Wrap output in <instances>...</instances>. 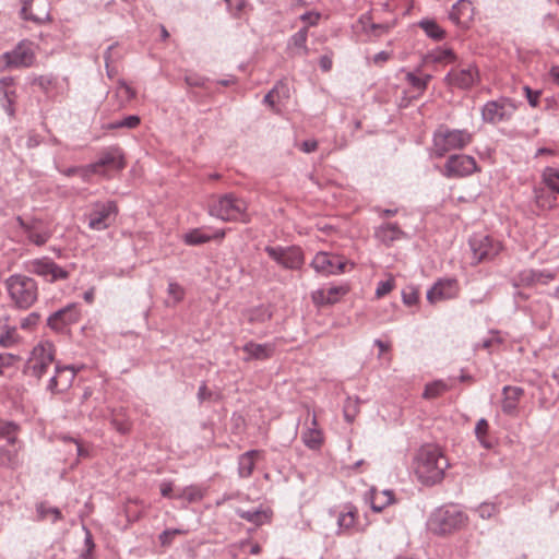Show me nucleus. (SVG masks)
I'll return each instance as SVG.
<instances>
[{
	"label": "nucleus",
	"instance_id": "38",
	"mask_svg": "<svg viewBox=\"0 0 559 559\" xmlns=\"http://www.w3.org/2000/svg\"><path fill=\"white\" fill-rule=\"evenodd\" d=\"M545 186L559 197V168L546 167L542 173Z\"/></svg>",
	"mask_w": 559,
	"mask_h": 559
},
{
	"label": "nucleus",
	"instance_id": "12",
	"mask_svg": "<svg viewBox=\"0 0 559 559\" xmlns=\"http://www.w3.org/2000/svg\"><path fill=\"white\" fill-rule=\"evenodd\" d=\"M480 171L475 158L465 154L451 155L443 166L442 174L447 178H463Z\"/></svg>",
	"mask_w": 559,
	"mask_h": 559
},
{
	"label": "nucleus",
	"instance_id": "42",
	"mask_svg": "<svg viewBox=\"0 0 559 559\" xmlns=\"http://www.w3.org/2000/svg\"><path fill=\"white\" fill-rule=\"evenodd\" d=\"M19 426L12 421L0 420V438L7 439L8 443L14 444L16 442V433Z\"/></svg>",
	"mask_w": 559,
	"mask_h": 559
},
{
	"label": "nucleus",
	"instance_id": "22",
	"mask_svg": "<svg viewBox=\"0 0 559 559\" xmlns=\"http://www.w3.org/2000/svg\"><path fill=\"white\" fill-rule=\"evenodd\" d=\"M242 350L247 354V356L243 358L245 361L266 360L273 356L275 352V344H259L250 341L242 346Z\"/></svg>",
	"mask_w": 559,
	"mask_h": 559
},
{
	"label": "nucleus",
	"instance_id": "16",
	"mask_svg": "<svg viewBox=\"0 0 559 559\" xmlns=\"http://www.w3.org/2000/svg\"><path fill=\"white\" fill-rule=\"evenodd\" d=\"M557 276V272L550 270L525 269L520 271L513 278L514 287H533L536 285H547Z\"/></svg>",
	"mask_w": 559,
	"mask_h": 559
},
{
	"label": "nucleus",
	"instance_id": "39",
	"mask_svg": "<svg viewBox=\"0 0 559 559\" xmlns=\"http://www.w3.org/2000/svg\"><path fill=\"white\" fill-rule=\"evenodd\" d=\"M307 39H308V31L307 27H301L298 32H296L294 35L290 36L288 40V47L297 48L300 50V53L302 56H307L309 52V49L307 47Z\"/></svg>",
	"mask_w": 559,
	"mask_h": 559
},
{
	"label": "nucleus",
	"instance_id": "28",
	"mask_svg": "<svg viewBox=\"0 0 559 559\" xmlns=\"http://www.w3.org/2000/svg\"><path fill=\"white\" fill-rule=\"evenodd\" d=\"M236 514L257 526L263 525L270 520V512L263 508H257L251 510L237 509Z\"/></svg>",
	"mask_w": 559,
	"mask_h": 559
},
{
	"label": "nucleus",
	"instance_id": "57",
	"mask_svg": "<svg viewBox=\"0 0 559 559\" xmlns=\"http://www.w3.org/2000/svg\"><path fill=\"white\" fill-rule=\"evenodd\" d=\"M523 91H524L525 97H526L530 106L533 108L538 107L542 92L539 90H532L527 85H525L523 87Z\"/></svg>",
	"mask_w": 559,
	"mask_h": 559
},
{
	"label": "nucleus",
	"instance_id": "26",
	"mask_svg": "<svg viewBox=\"0 0 559 559\" xmlns=\"http://www.w3.org/2000/svg\"><path fill=\"white\" fill-rule=\"evenodd\" d=\"M533 192L534 201L539 209L551 210L559 205V197L547 187H535Z\"/></svg>",
	"mask_w": 559,
	"mask_h": 559
},
{
	"label": "nucleus",
	"instance_id": "31",
	"mask_svg": "<svg viewBox=\"0 0 559 559\" xmlns=\"http://www.w3.org/2000/svg\"><path fill=\"white\" fill-rule=\"evenodd\" d=\"M55 367L59 376L61 391L66 392L72 386L80 368H75L73 365L62 366L59 362Z\"/></svg>",
	"mask_w": 559,
	"mask_h": 559
},
{
	"label": "nucleus",
	"instance_id": "53",
	"mask_svg": "<svg viewBox=\"0 0 559 559\" xmlns=\"http://www.w3.org/2000/svg\"><path fill=\"white\" fill-rule=\"evenodd\" d=\"M281 91H284L285 92V96H288L286 94V92H288V90L286 88V85L283 84L282 82H278L263 98V103L271 106V107H274L275 105V97H280V93Z\"/></svg>",
	"mask_w": 559,
	"mask_h": 559
},
{
	"label": "nucleus",
	"instance_id": "25",
	"mask_svg": "<svg viewBox=\"0 0 559 559\" xmlns=\"http://www.w3.org/2000/svg\"><path fill=\"white\" fill-rule=\"evenodd\" d=\"M262 455L260 450H249L238 457V475L240 478H249L255 467V460Z\"/></svg>",
	"mask_w": 559,
	"mask_h": 559
},
{
	"label": "nucleus",
	"instance_id": "9",
	"mask_svg": "<svg viewBox=\"0 0 559 559\" xmlns=\"http://www.w3.org/2000/svg\"><path fill=\"white\" fill-rule=\"evenodd\" d=\"M26 270L48 283H56L68 280L72 267L60 266L52 259L43 257L28 261Z\"/></svg>",
	"mask_w": 559,
	"mask_h": 559
},
{
	"label": "nucleus",
	"instance_id": "48",
	"mask_svg": "<svg viewBox=\"0 0 559 559\" xmlns=\"http://www.w3.org/2000/svg\"><path fill=\"white\" fill-rule=\"evenodd\" d=\"M447 384L442 381H435L426 385L424 391V397L433 399L439 396L442 392L447 390Z\"/></svg>",
	"mask_w": 559,
	"mask_h": 559
},
{
	"label": "nucleus",
	"instance_id": "30",
	"mask_svg": "<svg viewBox=\"0 0 559 559\" xmlns=\"http://www.w3.org/2000/svg\"><path fill=\"white\" fill-rule=\"evenodd\" d=\"M456 60V56L451 48H436L428 51L424 56L425 63H452Z\"/></svg>",
	"mask_w": 559,
	"mask_h": 559
},
{
	"label": "nucleus",
	"instance_id": "58",
	"mask_svg": "<svg viewBox=\"0 0 559 559\" xmlns=\"http://www.w3.org/2000/svg\"><path fill=\"white\" fill-rule=\"evenodd\" d=\"M394 280L393 278H389L386 281H381L378 283L377 285V288H376V296L378 298H382L384 297L385 295H388L389 293L392 292V289L394 288Z\"/></svg>",
	"mask_w": 559,
	"mask_h": 559
},
{
	"label": "nucleus",
	"instance_id": "35",
	"mask_svg": "<svg viewBox=\"0 0 559 559\" xmlns=\"http://www.w3.org/2000/svg\"><path fill=\"white\" fill-rule=\"evenodd\" d=\"M418 26L425 32V34L433 39L441 40L445 36V32L441 28L435 20L423 19L418 22Z\"/></svg>",
	"mask_w": 559,
	"mask_h": 559
},
{
	"label": "nucleus",
	"instance_id": "41",
	"mask_svg": "<svg viewBox=\"0 0 559 559\" xmlns=\"http://www.w3.org/2000/svg\"><path fill=\"white\" fill-rule=\"evenodd\" d=\"M419 74H420V69L418 68L414 72H407L405 75V81L407 82L408 85L412 86V88L414 91L417 92V96H421L425 93V91L427 90L425 82L421 81V78Z\"/></svg>",
	"mask_w": 559,
	"mask_h": 559
},
{
	"label": "nucleus",
	"instance_id": "51",
	"mask_svg": "<svg viewBox=\"0 0 559 559\" xmlns=\"http://www.w3.org/2000/svg\"><path fill=\"white\" fill-rule=\"evenodd\" d=\"M37 513L41 520L51 516L52 523L62 519L61 512L58 508L45 507L43 503L37 507Z\"/></svg>",
	"mask_w": 559,
	"mask_h": 559
},
{
	"label": "nucleus",
	"instance_id": "37",
	"mask_svg": "<svg viewBox=\"0 0 559 559\" xmlns=\"http://www.w3.org/2000/svg\"><path fill=\"white\" fill-rule=\"evenodd\" d=\"M205 496V488L199 485H190L185 487L177 496V499L185 500L189 503L201 501Z\"/></svg>",
	"mask_w": 559,
	"mask_h": 559
},
{
	"label": "nucleus",
	"instance_id": "8",
	"mask_svg": "<svg viewBox=\"0 0 559 559\" xmlns=\"http://www.w3.org/2000/svg\"><path fill=\"white\" fill-rule=\"evenodd\" d=\"M518 110V103L509 97L487 102L481 108V119L486 123L498 124L512 119Z\"/></svg>",
	"mask_w": 559,
	"mask_h": 559
},
{
	"label": "nucleus",
	"instance_id": "14",
	"mask_svg": "<svg viewBox=\"0 0 559 559\" xmlns=\"http://www.w3.org/2000/svg\"><path fill=\"white\" fill-rule=\"evenodd\" d=\"M80 320V306L72 302L51 313L47 319V325L57 333H66L72 324Z\"/></svg>",
	"mask_w": 559,
	"mask_h": 559
},
{
	"label": "nucleus",
	"instance_id": "61",
	"mask_svg": "<svg viewBox=\"0 0 559 559\" xmlns=\"http://www.w3.org/2000/svg\"><path fill=\"white\" fill-rule=\"evenodd\" d=\"M542 26L545 29H555L556 32H559V19H557L554 13H547L542 20Z\"/></svg>",
	"mask_w": 559,
	"mask_h": 559
},
{
	"label": "nucleus",
	"instance_id": "5",
	"mask_svg": "<svg viewBox=\"0 0 559 559\" xmlns=\"http://www.w3.org/2000/svg\"><path fill=\"white\" fill-rule=\"evenodd\" d=\"M247 202L235 193H226L214 199L209 205V214L222 221H245Z\"/></svg>",
	"mask_w": 559,
	"mask_h": 559
},
{
	"label": "nucleus",
	"instance_id": "3",
	"mask_svg": "<svg viewBox=\"0 0 559 559\" xmlns=\"http://www.w3.org/2000/svg\"><path fill=\"white\" fill-rule=\"evenodd\" d=\"M467 515L455 504H447L436 509L429 516L427 525L436 535L451 534L463 528Z\"/></svg>",
	"mask_w": 559,
	"mask_h": 559
},
{
	"label": "nucleus",
	"instance_id": "23",
	"mask_svg": "<svg viewBox=\"0 0 559 559\" xmlns=\"http://www.w3.org/2000/svg\"><path fill=\"white\" fill-rule=\"evenodd\" d=\"M524 395V390L520 386L506 385L502 389L501 409L506 415L513 416L516 414L518 405Z\"/></svg>",
	"mask_w": 559,
	"mask_h": 559
},
{
	"label": "nucleus",
	"instance_id": "32",
	"mask_svg": "<svg viewBox=\"0 0 559 559\" xmlns=\"http://www.w3.org/2000/svg\"><path fill=\"white\" fill-rule=\"evenodd\" d=\"M312 427L307 428L306 431L302 432V441L304 443L312 450L319 449L323 442V437L321 430L317 428V418L313 415L311 420Z\"/></svg>",
	"mask_w": 559,
	"mask_h": 559
},
{
	"label": "nucleus",
	"instance_id": "20",
	"mask_svg": "<svg viewBox=\"0 0 559 559\" xmlns=\"http://www.w3.org/2000/svg\"><path fill=\"white\" fill-rule=\"evenodd\" d=\"M348 292L347 285L331 286L312 292L311 298L314 305L322 307L338 302Z\"/></svg>",
	"mask_w": 559,
	"mask_h": 559
},
{
	"label": "nucleus",
	"instance_id": "64",
	"mask_svg": "<svg viewBox=\"0 0 559 559\" xmlns=\"http://www.w3.org/2000/svg\"><path fill=\"white\" fill-rule=\"evenodd\" d=\"M403 302L407 306H414L418 301V293L413 287L403 290L402 293Z\"/></svg>",
	"mask_w": 559,
	"mask_h": 559
},
{
	"label": "nucleus",
	"instance_id": "54",
	"mask_svg": "<svg viewBox=\"0 0 559 559\" xmlns=\"http://www.w3.org/2000/svg\"><path fill=\"white\" fill-rule=\"evenodd\" d=\"M395 25L396 19L385 23H371L369 31L371 34L376 36H381L383 34L389 33Z\"/></svg>",
	"mask_w": 559,
	"mask_h": 559
},
{
	"label": "nucleus",
	"instance_id": "2",
	"mask_svg": "<svg viewBox=\"0 0 559 559\" xmlns=\"http://www.w3.org/2000/svg\"><path fill=\"white\" fill-rule=\"evenodd\" d=\"M4 287L15 308L29 309L38 299L37 282L25 274H12L4 281Z\"/></svg>",
	"mask_w": 559,
	"mask_h": 559
},
{
	"label": "nucleus",
	"instance_id": "15",
	"mask_svg": "<svg viewBox=\"0 0 559 559\" xmlns=\"http://www.w3.org/2000/svg\"><path fill=\"white\" fill-rule=\"evenodd\" d=\"M347 261L337 254L319 251L312 259L310 266L319 274L329 276L345 272Z\"/></svg>",
	"mask_w": 559,
	"mask_h": 559
},
{
	"label": "nucleus",
	"instance_id": "45",
	"mask_svg": "<svg viewBox=\"0 0 559 559\" xmlns=\"http://www.w3.org/2000/svg\"><path fill=\"white\" fill-rule=\"evenodd\" d=\"M27 239L29 242L36 246H44L51 237V233L47 229H35L31 234H28Z\"/></svg>",
	"mask_w": 559,
	"mask_h": 559
},
{
	"label": "nucleus",
	"instance_id": "50",
	"mask_svg": "<svg viewBox=\"0 0 559 559\" xmlns=\"http://www.w3.org/2000/svg\"><path fill=\"white\" fill-rule=\"evenodd\" d=\"M488 428H489V425H488V421L485 418H480L477 421L476 427H475V435H476L478 441L485 448H489L490 447V444L488 443V441L486 439V436H487V432H488Z\"/></svg>",
	"mask_w": 559,
	"mask_h": 559
},
{
	"label": "nucleus",
	"instance_id": "59",
	"mask_svg": "<svg viewBox=\"0 0 559 559\" xmlns=\"http://www.w3.org/2000/svg\"><path fill=\"white\" fill-rule=\"evenodd\" d=\"M320 17H321V14L319 12H314V11H308V12H305L304 14H301L299 16L300 21H302L304 23H306V25L304 27H307V29L310 27V26H316L318 25L319 21H320Z\"/></svg>",
	"mask_w": 559,
	"mask_h": 559
},
{
	"label": "nucleus",
	"instance_id": "63",
	"mask_svg": "<svg viewBox=\"0 0 559 559\" xmlns=\"http://www.w3.org/2000/svg\"><path fill=\"white\" fill-rule=\"evenodd\" d=\"M20 357L10 353H0V376L3 373V369L13 366V364Z\"/></svg>",
	"mask_w": 559,
	"mask_h": 559
},
{
	"label": "nucleus",
	"instance_id": "36",
	"mask_svg": "<svg viewBox=\"0 0 559 559\" xmlns=\"http://www.w3.org/2000/svg\"><path fill=\"white\" fill-rule=\"evenodd\" d=\"M356 515L357 510L352 506L346 507L345 510L340 513L337 518L338 534L347 532L355 526Z\"/></svg>",
	"mask_w": 559,
	"mask_h": 559
},
{
	"label": "nucleus",
	"instance_id": "1",
	"mask_svg": "<svg viewBox=\"0 0 559 559\" xmlns=\"http://www.w3.org/2000/svg\"><path fill=\"white\" fill-rule=\"evenodd\" d=\"M449 466L448 459L436 445L421 447L414 460V472L418 480L426 486L440 483Z\"/></svg>",
	"mask_w": 559,
	"mask_h": 559
},
{
	"label": "nucleus",
	"instance_id": "47",
	"mask_svg": "<svg viewBox=\"0 0 559 559\" xmlns=\"http://www.w3.org/2000/svg\"><path fill=\"white\" fill-rule=\"evenodd\" d=\"M32 2H33V0H21V3H22V8H21V12H20L21 17L23 20L32 21L36 24H40L44 22L45 19L43 16L35 15L31 12Z\"/></svg>",
	"mask_w": 559,
	"mask_h": 559
},
{
	"label": "nucleus",
	"instance_id": "6",
	"mask_svg": "<svg viewBox=\"0 0 559 559\" xmlns=\"http://www.w3.org/2000/svg\"><path fill=\"white\" fill-rule=\"evenodd\" d=\"M56 348L51 342H40L31 352L24 366L26 376L40 380L55 360Z\"/></svg>",
	"mask_w": 559,
	"mask_h": 559
},
{
	"label": "nucleus",
	"instance_id": "43",
	"mask_svg": "<svg viewBox=\"0 0 559 559\" xmlns=\"http://www.w3.org/2000/svg\"><path fill=\"white\" fill-rule=\"evenodd\" d=\"M344 417L347 423H353L359 413V400L357 397H347L344 403Z\"/></svg>",
	"mask_w": 559,
	"mask_h": 559
},
{
	"label": "nucleus",
	"instance_id": "17",
	"mask_svg": "<svg viewBox=\"0 0 559 559\" xmlns=\"http://www.w3.org/2000/svg\"><path fill=\"white\" fill-rule=\"evenodd\" d=\"M459 294V284L454 278L439 280L427 292V300L430 304H437L453 299Z\"/></svg>",
	"mask_w": 559,
	"mask_h": 559
},
{
	"label": "nucleus",
	"instance_id": "11",
	"mask_svg": "<svg viewBox=\"0 0 559 559\" xmlns=\"http://www.w3.org/2000/svg\"><path fill=\"white\" fill-rule=\"evenodd\" d=\"M469 247L473 252L475 263H481L492 260L499 254L501 243L488 235L476 234L469 238Z\"/></svg>",
	"mask_w": 559,
	"mask_h": 559
},
{
	"label": "nucleus",
	"instance_id": "24",
	"mask_svg": "<svg viewBox=\"0 0 559 559\" xmlns=\"http://www.w3.org/2000/svg\"><path fill=\"white\" fill-rule=\"evenodd\" d=\"M365 500L370 503V507L374 512H381L388 506L395 502L394 493L392 490H378L376 488H371L366 493Z\"/></svg>",
	"mask_w": 559,
	"mask_h": 559
},
{
	"label": "nucleus",
	"instance_id": "10",
	"mask_svg": "<svg viewBox=\"0 0 559 559\" xmlns=\"http://www.w3.org/2000/svg\"><path fill=\"white\" fill-rule=\"evenodd\" d=\"M264 251L278 265L286 270H299L305 263V254L298 246H266Z\"/></svg>",
	"mask_w": 559,
	"mask_h": 559
},
{
	"label": "nucleus",
	"instance_id": "27",
	"mask_svg": "<svg viewBox=\"0 0 559 559\" xmlns=\"http://www.w3.org/2000/svg\"><path fill=\"white\" fill-rule=\"evenodd\" d=\"M224 231H216L215 234H209L203 228H194L183 235V242L188 246H200L209 242L213 238H224Z\"/></svg>",
	"mask_w": 559,
	"mask_h": 559
},
{
	"label": "nucleus",
	"instance_id": "29",
	"mask_svg": "<svg viewBox=\"0 0 559 559\" xmlns=\"http://www.w3.org/2000/svg\"><path fill=\"white\" fill-rule=\"evenodd\" d=\"M473 14L472 3L467 0H459L452 5L449 17L452 22L460 24L468 21Z\"/></svg>",
	"mask_w": 559,
	"mask_h": 559
},
{
	"label": "nucleus",
	"instance_id": "56",
	"mask_svg": "<svg viewBox=\"0 0 559 559\" xmlns=\"http://www.w3.org/2000/svg\"><path fill=\"white\" fill-rule=\"evenodd\" d=\"M226 2L229 13L234 16H239L245 10L246 0H224Z\"/></svg>",
	"mask_w": 559,
	"mask_h": 559
},
{
	"label": "nucleus",
	"instance_id": "19",
	"mask_svg": "<svg viewBox=\"0 0 559 559\" xmlns=\"http://www.w3.org/2000/svg\"><path fill=\"white\" fill-rule=\"evenodd\" d=\"M2 58L8 67H31L35 61V53L29 45L19 44L12 51L5 52Z\"/></svg>",
	"mask_w": 559,
	"mask_h": 559
},
{
	"label": "nucleus",
	"instance_id": "55",
	"mask_svg": "<svg viewBox=\"0 0 559 559\" xmlns=\"http://www.w3.org/2000/svg\"><path fill=\"white\" fill-rule=\"evenodd\" d=\"M475 512L481 519H490L492 515H495L498 512V507L495 503L484 502L477 507Z\"/></svg>",
	"mask_w": 559,
	"mask_h": 559
},
{
	"label": "nucleus",
	"instance_id": "33",
	"mask_svg": "<svg viewBox=\"0 0 559 559\" xmlns=\"http://www.w3.org/2000/svg\"><path fill=\"white\" fill-rule=\"evenodd\" d=\"M12 85H13L12 78H2L0 80V88L3 90L2 106L9 116L14 115L13 103H14L15 92H14V90H11Z\"/></svg>",
	"mask_w": 559,
	"mask_h": 559
},
{
	"label": "nucleus",
	"instance_id": "18",
	"mask_svg": "<svg viewBox=\"0 0 559 559\" xmlns=\"http://www.w3.org/2000/svg\"><path fill=\"white\" fill-rule=\"evenodd\" d=\"M478 81V70L475 66L466 69L451 70L444 78V82L461 90L471 88Z\"/></svg>",
	"mask_w": 559,
	"mask_h": 559
},
{
	"label": "nucleus",
	"instance_id": "34",
	"mask_svg": "<svg viewBox=\"0 0 559 559\" xmlns=\"http://www.w3.org/2000/svg\"><path fill=\"white\" fill-rule=\"evenodd\" d=\"M110 424L115 430L122 435L128 433L131 429V421L126 415L123 408L114 409L111 412Z\"/></svg>",
	"mask_w": 559,
	"mask_h": 559
},
{
	"label": "nucleus",
	"instance_id": "4",
	"mask_svg": "<svg viewBox=\"0 0 559 559\" xmlns=\"http://www.w3.org/2000/svg\"><path fill=\"white\" fill-rule=\"evenodd\" d=\"M473 140V134L465 129H450L441 124L433 132L432 152L438 158L455 150H463Z\"/></svg>",
	"mask_w": 559,
	"mask_h": 559
},
{
	"label": "nucleus",
	"instance_id": "46",
	"mask_svg": "<svg viewBox=\"0 0 559 559\" xmlns=\"http://www.w3.org/2000/svg\"><path fill=\"white\" fill-rule=\"evenodd\" d=\"M19 341L16 334V328H8L3 333L0 334V346L4 348L12 347Z\"/></svg>",
	"mask_w": 559,
	"mask_h": 559
},
{
	"label": "nucleus",
	"instance_id": "62",
	"mask_svg": "<svg viewBox=\"0 0 559 559\" xmlns=\"http://www.w3.org/2000/svg\"><path fill=\"white\" fill-rule=\"evenodd\" d=\"M40 316L37 312H31L21 320L20 326L23 330H31L39 322Z\"/></svg>",
	"mask_w": 559,
	"mask_h": 559
},
{
	"label": "nucleus",
	"instance_id": "44",
	"mask_svg": "<svg viewBox=\"0 0 559 559\" xmlns=\"http://www.w3.org/2000/svg\"><path fill=\"white\" fill-rule=\"evenodd\" d=\"M141 122V119L138 115H130L121 120H117L114 122H110L108 124V129H135Z\"/></svg>",
	"mask_w": 559,
	"mask_h": 559
},
{
	"label": "nucleus",
	"instance_id": "7",
	"mask_svg": "<svg viewBox=\"0 0 559 559\" xmlns=\"http://www.w3.org/2000/svg\"><path fill=\"white\" fill-rule=\"evenodd\" d=\"M118 213V205L114 200L93 202L85 214L87 226L92 230H105L116 222Z\"/></svg>",
	"mask_w": 559,
	"mask_h": 559
},
{
	"label": "nucleus",
	"instance_id": "13",
	"mask_svg": "<svg viewBox=\"0 0 559 559\" xmlns=\"http://www.w3.org/2000/svg\"><path fill=\"white\" fill-rule=\"evenodd\" d=\"M108 167L120 171L126 167V157L123 150L118 145H111L99 152V157L95 163L86 166L85 170L90 174H99V169Z\"/></svg>",
	"mask_w": 559,
	"mask_h": 559
},
{
	"label": "nucleus",
	"instance_id": "52",
	"mask_svg": "<svg viewBox=\"0 0 559 559\" xmlns=\"http://www.w3.org/2000/svg\"><path fill=\"white\" fill-rule=\"evenodd\" d=\"M17 463L16 451H11L5 448H0V464L2 466L13 467Z\"/></svg>",
	"mask_w": 559,
	"mask_h": 559
},
{
	"label": "nucleus",
	"instance_id": "40",
	"mask_svg": "<svg viewBox=\"0 0 559 559\" xmlns=\"http://www.w3.org/2000/svg\"><path fill=\"white\" fill-rule=\"evenodd\" d=\"M272 318V312L267 306L260 305L258 307L251 308L248 311V320L251 323H263Z\"/></svg>",
	"mask_w": 559,
	"mask_h": 559
},
{
	"label": "nucleus",
	"instance_id": "49",
	"mask_svg": "<svg viewBox=\"0 0 559 559\" xmlns=\"http://www.w3.org/2000/svg\"><path fill=\"white\" fill-rule=\"evenodd\" d=\"M168 297L173 299V304L176 305L185 298V288L177 282H169L167 288Z\"/></svg>",
	"mask_w": 559,
	"mask_h": 559
},
{
	"label": "nucleus",
	"instance_id": "21",
	"mask_svg": "<svg viewBox=\"0 0 559 559\" xmlns=\"http://www.w3.org/2000/svg\"><path fill=\"white\" fill-rule=\"evenodd\" d=\"M373 237L385 247H390L394 241L406 238L407 235L396 223H383L374 228Z\"/></svg>",
	"mask_w": 559,
	"mask_h": 559
},
{
	"label": "nucleus",
	"instance_id": "60",
	"mask_svg": "<svg viewBox=\"0 0 559 559\" xmlns=\"http://www.w3.org/2000/svg\"><path fill=\"white\" fill-rule=\"evenodd\" d=\"M55 78L52 75H40L34 79L33 84L39 86L45 93L55 84Z\"/></svg>",
	"mask_w": 559,
	"mask_h": 559
}]
</instances>
